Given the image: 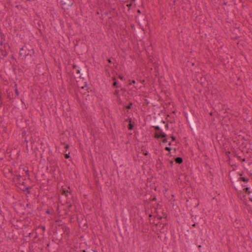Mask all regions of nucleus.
Segmentation results:
<instances>
[{"instance_id": "8fccbe9b", "label": "nucleus", "mask_w": 252, "mask_h": 252, "mask_svg": "<svg viewBox=\"0 0 252 252\" xmlns=\"http://www.w3.org/2000/svg\"><path fill=\"white\" fill-rule=\"evenodd\" d=\"M64 228H65V230H64V231H66V229H67V228H66V227H64Z\"/></svg>"}, {"instance_id": "ddd939ff", "label": "nucleus", "mask_w": 252, "mask_h": 252, "mask_svg": "<svg viewBox=\"0 0 252 252\" xmlns=\"http://www.w3.org/2000/svg\"><path fill=\"white\" fill-rule=\"evenodd\" d=\"M190 126L195 130V124L193 123V120H190Z\"/></svg>"}, {"instance_id": "4c0bfd02", "label": "nucleus", "mask_w": 252, "mask_h": 252, "mask_svg": "<svg viewBox=\"0 0 252 252\" xmlns=\"http://www.w3.org/2000/svg\"><path fill=\"white\" fill-rule=\"evenodd\" d=\"M195 225H196V223H193V224L192 225V226L193 227H195Z\"/></svg>"}, {"instance_id": "9d476101", "label": "nucleus", "mask_w": 252, "mask_h": 252, "mask_svg": "<svg viewBox=\"0 0 252 252\" xmlns=\"http://www.w3.org/2000/svg\"><path fill=\"white\" fill-rule=\"evenodd\" d=\"M24 49L23 47L21 48L20 52H19V55H20V56L24 55V54H25V56H27L28 55V54H26V53H24Z\"/></svg>"}, {"instance_id": "2eb2a0df", "label": "nucleus", "mask_w": 252, "mask_h": 252, "mask_svg": "<svg viewBox=\"0 0 252 252\" xmlns=\"http://www.w3.org/2000/svg\"><path fill=\"white\" fill-rule=\"evenodd\" d=\"M30 141L31 142V145L30 146V148L31 149H32V144L34 143V141L33 140V139L32 138V137H31L30 139Z\"/></svg>"}, {"instance_id": "1a4fd4ad", "label": "nucleus", "mask_w": 252, "mask_h": 252, "mask_svg": "<svg viewBox=\"0 0 252 252\" xmlns=\"http://www.w3.org/2000/svg\"><path fill=\"white\" fill-rule=\"evenodd\" d=\"M129 122L130 123L128 124V129L129 130H132L133 128V125L131 123V118H129Z\"/></svg>"}, {"instance_id": "de8ad7c7", "label": "nucleus", "mask_w": 252, "mask_h": 252, "mask_svg": "<svg viewBox=\"0 0 252 252\" xmlns=\"http://www.w3.org/2000/svg\"><path fill=\"white\" fill-rule=\"evenodd\" d=\"M250 200L252 202V198H250Z\"/></svg>"}, {"instance_id": "dca6fc26", "label": "nucleus", "mask_w": 252, "mask_h": 252, "mask_svg": "<svg viewBox=\"0 0 252 252\" xmlns=\"http://www.w3.org/2000/svg\"><path fill=\"white\" fill-rule=\"evenodd\" d=\"M187 120L189 123H190V120H192V117L190 115H189V118L187 117Z\"/></svg>"}, {"instance_id": "412c9836", "label": "nucleus", "mask_w": 252, "mask_h": 252, "mask_svg": "<svg viewBox=\"0 0 252 252\" xmlns=\"http://www.w3.org/2000/svg\"><path fill=\"white\" fill-rule=\"evenodd\" d=\"M119 90H115V91L114 92V94L115 95H118V94H119Z\"/></svg>"}, {"instance_id": "6ab92c4d", "label": "nucleus", "mask_w": 252, "mask_h": 252, "mask_svg": "<svg viewBox=\"0 0 252 252\" xmlns=\"http://www.w3.org/2000/svg\"><path fill=\"white\" fill-rule=\"evenodd\" d=\"M39 227L41 228L43 231H45L46 230V227L45 226L43 225H40Z\"/></svg>"}, {"instance_id": "09e8293b", "label": "nucleus", "mask_w": 252, "mask_h": 252, "mask_svg": "<svg viewBox=\"0 0 252 252\" xmlns=\"http://www.w3.org/2000/svg\"><path fill=\"white\" fill-rule=\"evenodd\" d=\"M137 12H138V13H140V11L139 10H138Z\"/></svg>"}, {"instance_id": "9b49d317", "label": "nucleus", "mask_w": 252, "mask_h": 252, "mask_svg": "<svg viewBox=\"0 0 252 252\" xmlns=\"http://www.w3.org/2000/svg\"><path fill=\"white\" fill-rule=\"evenodd\" d=\"M243 191L247 193L248 194H250L251 193V191L250 190L249 188H245L243 189Z\"/></svg>"}, {"instance_id": "f03ea898", "label": "nucleus", "mask_w": 252, "mask_h": 252, "mask_svg": "<svg viewBox=\"0 0 252 252\" xmlns=\"http://www.w3.org/2000/svg\"><path fill=\"white\" fill-rule=\"evenodd\" d=\"M153 127L156 131H158L159 132V134L156 133L155 135V138L158 139L159 138H165L166 137V134L162 132L159 126H154Z\"/></svg>"}, {"instance_id": "ea45409f", "label": "nucleus", "mask_w": 252, "mask_h": 252, "mask_svg": "<svg viewBox=\"0 0 252 252\" xmlns=\"http://www.w3.org/2000/svg\"><path fill=\"white\" fill-rule=\"evenodd\" d=\"M17 183L18 184H19L20 185H21V182H20V180H19V181H17Z\"/></svg>"}, {"instance_id": "b1692460", "label": "nucleus", "mask_w": 252, "mask_h": 252, "mask_svg": "<svg viewBox=\"0 0 252 252\" xmlns=\"http://www.w3.org/2000/svg\"><path fill=\"white\" fill-rule=\"evenodd\" d=\"M119 78L121 79V80H124V77L121 75H119Z\"/></svg>"}, {"instance_id": "3c124183", "label": "nucleus", "mask_w": 252, "mask_h": 252, "mask_svg": "<svg viewBox=\"0 0 252 252\" xmlns=\"http://www.w3.org/2000/svg\"><path fill=\"white\" fill-rule=\"evenodd\" d=\"M152 217V215H150L149 217Z\"/></svg>"}, {"instance_id": "f3484780", "label": "nucleus", "mask_w": 252, "mask_h": 252, "mask_svg": "<svg viewBox=\"0 0 252 252\" xmlns=\"http://www.w3.org/2000/svg\"><path fill=\"white\" fill-rule=\"evenodd\" d=\"M64 157L66 159L69 158V157H70L69 153H68V154H64Z\"/></svg>"}, {"instance_id": "c9c22d12", "label": "nucleus", "mask_w": 252, "mask_h": 252, "mask_svg": "<svg viewBox=\"0 0 252 252\" xmlns=\"http://www.w3.org/2000/svg\"><path fill=\"white\" fill-rule=\"evenodd\" d=\"M162 218V217H160V216H159V217H158V220H161Z\"/></svg>"}, {"instance_id": "37998d69", "label": "nucleus", "mask_w": 252, "mask_h": 252, "mask_svg": "<svg viewBox=\"0 0 252 252\" xmlns=\"http://www.w3.org/2000/svg\"><path fill=\"white\" fill-rule=\"evenodd\" d=\"M80 252H86V250H82Z\"/></svg>"}, {"instance_id": "0eeeda50", "label": "nucleus", "mask_w": 252, "mask_h": 252, "mask_svg": "<svg viewBox=\"0 0 252 252\" xmlns=\"http://www.w3.org/2000/svg\"><path fill=\"white\" fill-rule=\"evenodd\" d=\"M113 80L114 81V82H113V87H116V88H119V87H120V86L118 85V82L116 81V78L115 77L113 78Z\"/></svg>"}, {"instance_id": "c03bdc74", "label": "nucleus", "mask_w": 252, "mask_h": 252, "mask_svg": "<svg viewBox=\"0 0 252 252\" xmlns=\"http://www.w3.org/2000/svg\"><path fill=\"white\" fill-rule=\"evenodd\" d=\"M201 247V245H199V246H198V248L199 249V248H200Z\"/></svg>"}, {"instance_id": "79ce46f5", "label": "nucleus", "mask_w": 252, "mask_h": 252, "mask_svg": "<svg viewBox=\"0 0 252 252\" xmlns=\"http://www.w3.org/2000/svg\"><path fill=\"white\" fill-rule=\"evenodd\" d=\"M156 200V197H154L153 199V201H155Z\"/></svg>"}, {"instance_id": "7c9ffc66", "label": "nucleus", "mask_w": 252, "mask_h": 252, "mask_svg": "<svg viewBox=\"0 0 252 252\" xmlns=\"http://www.w3.org/2000/svg\"><path fill=\"white\" fill-rule=\"evenodd\" d=\"M66 149H68L69 148V145H66L64 147Z\"/></svg>"}, {"instance_id": "7ed1b4c3", "label": "nucleus", "mask_w": 252, "mask_h": 252, "mask_svg": "<svg viewBox=\"0 0 252 252\" xmlns=\"http://www.w3.org/2000/svg\"><path fill=\"white\" fill-rule=\"evenodd\" d=\"M61 192L62 195L65 196L67 198L68 197L69 195H71L70 192L65 188H62L61 190Z\"/></svg>"}, {"instance_id": "49530a36", "label": "nucleus", "mask_w": 252, "mask_h": 252, "mask_svg": "<svg viewBox=\"0 0 252 252\" xmlns=\"http://www.w3.org/2000/svg\"><path fill=\"white\" fill-rule=\"evenodd\" d=\"M161 123H163V124L165 123V122L163 121H162Z\"/></svg>"}, {"instance_id": "5701e85b", "label": "nucleus", "mask_w": 252, "mask_h": 252, "mask_svg": "<svg viewBox=\"0 0 252 252\" xmlns=\"http://www.w3.org/2000/svg\"><path fill=\"white\" fill-rule=\"evenodd\" d=\"M2 55L3 56V57L2 58L3 59L7 55L6 52L5 51L2 52Z\"/></svg>"}, {"instance_id": "20e7f679", "label": "nucleus", "mask_w": 252, "mask_h": 252, "mask_svg": "<svg viewBox=\"0 0 252 252\" xmlns=\"http://www.w3.org/2000/svg\"><path fill=\"white\" fill-rule=\"evenodd\" d=\"M20 189L23 191H27V193L30 194L31 193L30 189H32V187H24L23 188H20Z\"/></svg>"}, {"instance_id": "603ef678", "label": "nucleus", "mask_w": 252, "mask_h": 252, "mask_svg": "<svg viewBox=\"0 0 252 252\" xmlns=\"http://www.w3.org/2000/svg\"><path fill=\"white\" fill-rule=\"evenodd\" d=\"M73 67L74 68L76 67V65H73Z\"/></svg>"}, {"instance_id": "c756f323", "label": "nucleus", "mask_w": 252, "mask_h": 252, "mask_svg": "<svg viewBox=\"0 0 252 252\" xmlns=\"http://www.w3.org/2000/svg\"><path fill=\"white\" fill-rule=\"evenodd\" d=\"M170 164L171 166H172V164H173V161L172 160H170Z\"/></svg>"}, {"instance_id": "6e6552de", "label": "nucleus", "mask_w": 252, "mask_h": 252, "mask_svg": "<svg viewBox=\"0 0 252 252\" xmlns=\"http://www.w3.org/2000/svg\"><path fill=\"white\" fill-rule=\"evenodd\" d=\"M249 180V179L248 178L245 177H240L238 178V181H242L246 183L248 182Z\"/></svg>"}, {"instance_id": "423d86ee", "label": "nucleus", "mask_w": 252, "mask_h": 252, "mask_svg": "<svg viewBox=\"0 0 252 252\" xmlns=\"http://www.w3.org/2000/svg\"><path fill=\"white\" fill-rule=\"evenodd\" d=\"M183 158L181 157H177L175 158V161L176 163L181 164L183 162Z\"/></svg>"}, {"instance_id": "4be33fe9", "label": "nucleus", "mask_w": 252, "mask_h": 252, "mask_svg": "<svg viewBox=\"0 0 252 252\" xmlns=\"http://www.w3.org/2000/svg\"><path fill=\"white\" fill-rule=\"evenodd\" d=\"M20 178H21V176L20 175H18V176H17L15 179L17 181H19V180H20Z\"/></svg>"}, {"instance_id": "cd10ccee", "label": "nucleus", "mask_w": 252, "mask_h": 252, "mask_svg": "<svg viewBox=\"0 0 252 252\" xmlns=\"http://www.w3.org/2000/svg\"><path fill=\"white\" fill-rule=\"evenodd\" d=\"M165 128L166 129H169V125L168 124H166L165 125Z\"/></svg>"}, {"instance_id": "a19ab883", "label": "nucleus", "mask_w": 252, "mask_h": 252, "mask_svg": "<svg viewBox=\"0 0 252 252\" xmlns=\"http://www.w3.org/2000/svg\"><path fill=\"white\" fill-rule=\"evenodd\" d=\"M168 145L169 146H171V142H169Z\"/></svg>"}, {"instance_id": "f704fd0d", "label": "nucleus", "mask_w": 252, "mask_h": 252, "mask_svg": "<svg viewBox=\"0 0 252 252\" xmlns=\"http://www.w3.org/2000/svg\"><path fill=\"white\" fill-rule=\"evenodd\" d=\"M107 61H108V63H111V59H108L107 60Z\"/></svg>"}, {"instance_id": "a878e982", "label": "nucleus", "mask_w": 252, "mask_h": 252, "mask_svg": "<svg viewBox=\"0 0 252 252\" xmlns=\"http://www.w3.org/2000/svg\"><path fill=\"white\" fill-rule=\"evenodd\" d=\"M15 94L18 96L19 95V93H18L17 89H15Z\"/></svg>"}, {"instance_id": "a18cd8bd", "label": "nucleus", "mask_w": 252, "mask_h": 252, "mask_svg": "<svg viewBox=\"0 0 252 252\" xmlns=\"http://www.w3.org/2000/svg\"><path fill=\"white\" fill-rule=\"evenodd\" d=\"M159 120H158V122H157V123H158V125H161V124H160V123H159Z\"/></svg>"}, {"instance_id": "f8f14e48", "label": "nucleus", "mask_w": 252, "mask_h": 252, "mask_svg": "<svg viewBox=\"0 0 252 252\" xmlns=\"http://www.w3.org/2000/svg\"><path fill=\"white\" fill-rule=\"evenodd\" d=\"M28 140H27V139L26 138V139L25 140L24 142V145L25 144V143H26V147L27 148V150L29 151V146L28 145Z\"/></svg>"}, {"instance_id": "72a5a7b5", "label": "nucleus", "mask_w": 252, "mask_h": 252, "mask_svg": "<svg viewBox=\"0 0 252 252\" xmlns=\"http://www.w3.org/2000/svg\"><path fill=\"white\" fill-rule=\"evenodd\" d=\"M25 182H24V181H23V182L21 183V185H22V186H25Z\"/></svg>"}, {"instance_id": "58836bf2", "label": "nucleus", "mask_w": 252, "mask_h": 252, "mask_svg": "<svg viewBox=\"0 0 252 252\" xmlns=\"http://www.w3.org/2000/svg\"><path fill=\"white\" fill-rule=\"evenodd\" d=\"M131 4H127V6H128V7H130V6H131Z\"/></svg>"}, {"instance_id": "4468645a", "label": "nucleus", "mask_w": 252, "mask_h": 252, "mask_svg": "<svg viewBox=\"0 0 252 252\" xmlns=\"http://www.w3.org/2000/svg\"><path fill=\"white\" fill-rule=\"evenodd\" d=\"M132 103L129 102V104L126 106V108L127 109H130L131 108V106H132Z\"/></svg>"}, {"instance_id": "2f4dec72", "label": "nucleus", "mask_w": 252, "mask_h": 252, "mask_svg": "<svg viewBox=\"0 0 252 252\" xmlns=\"http://www.w3.org/2000/svg\"><path fill=\"white\" fill-rule=\"evenodd\" d=\"M72 206V205L71 204H69V205H67V207H68V209H69V208Z\"/></svg>"}, {"instance_id": "473e14b6", "label": "nucleus", "mask_w": 252, "mask_h": 252, "mask_svg": "<svg viewBox=\"0 0 252 252\" xmlns=\"http://www.w3.org/2000/svg\"><path fill=\"white\" fill-rule=\"evenodd\" d=\"M148 152L147 151H146L145 153H144V155L145 156L148 155Z\"/></svg>"}, {"instance_id": "a211bd4d", "label": "nucleus", "mask_w": 252, "mask_h": 252, "mask_svg": "<svg viewBox=\"0 0 252 252\" xmlns=\"http://www.w3.org/2000/svg\"><path fill=\"white\" fill-rule=\"evenodd\" d=\"M56 222L58 223V224H58L59 226H61V225H62V223H61L62 221H61V220H56Z\"/></svg>"}, {"instance_id": "aec40b11", "label": "nucleus", "mask_w": 252, "mask_h": 252, "mask_svg": "<svg viewBox=\"0 0 252 252\" xmlns=\"http://www.w3.org/2000/svg\"><path fill=\"white\" fill-rule=\"evenodd\" d=\"M165 150L167 151L170 152L171 150V148L169 147H166Z\"/></svg>"}, {"instance_id": "393cba45", "label": "nucleus", "mask_w": 252, "mask_h": 252, "mask_svg": "<svg viewBox=\"0 0 252 252\" xmlns=\"http://www.w3.org/2000/svg\"><path fill=\"white\" fill-rule=\"evenodd\" d=\"M171 138L172 141H175V140H176V137H175V136H172L171 137Z\"/></svg>"}, {"instance_id": "39448f33", "label": "nucleus", "mask_w": 252, "mask_h": 252, "mask_svg": "<svg viewBox=\"0 0 252 252\" xmlns=\"http://www.w3.org/2000/svg\"><path fill=\"white\" fill-rule=\"evenodd\" d=\"M77 73L81 74L80 75V77H81V78H84V77H85L86 75L85 72L83 70H81L78 69L77 70Z\"/></svg>"}, {"instance_id": "f257e3e1", "label": "nucleus", "mask_w": 252, "mask_h": 252, "mask_svg": "<svg viewBox=\"0 0 252 252\" xmlns=\"http://www.w3.org/2000/svg\"><path fill=\"white\" fill-rule=\"evenodd\" d=\"M74 0H60L62 8L64 10L68 9L74 3Z\"/></svg>"}, {"instance_id": "bb28decb", "label": "nucleus", "mask_w": 252, "mask_h": 252, "mask_svg": "<svg viewBox=\"0 0 252 252\" xmlns=\"http://www.w3.org/2000/svg\"><path fill=\"white\" fill-rule=\"evenodd\" d=\"M162 142L163 143H166L167 142V139L164 138L163 139H162Z\"/></svg>"}, {"instance_id": "c85d7f7f", "label": "nucleus", "mask_w": 252, "mask_h": 252, "mask_svg": "<svg viewBox=\"0 0 252 252\" xmlns=\"http://www.w3.org/2000/svg\"><path fill=\"white\" fill-rule=\"evenodd\" d=\"M135 83V81L133 80L132 81L131 83H129V85H131L132 84H134Z\"/></svg>"}, {"instance_id": "e433bc0d", "label": "nucleus", "mask_w": 252, "mask_h": 252, "mask_svg": "<svg viewBox=\"0 0 252 252\" xmlns=\"http://www.w3.org/2000/svg\"><path fill=\"white\" fill-rule=\"evenodd\" d=\"M46 212L47 214H50V211L48 210H47Z\"/></svg>"}]
</instances>
